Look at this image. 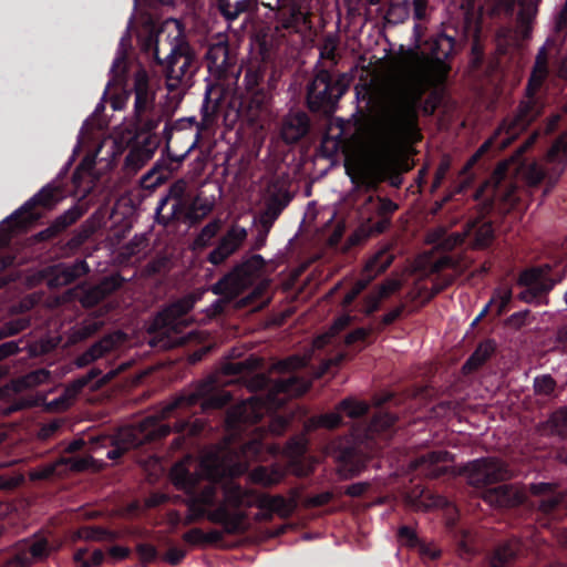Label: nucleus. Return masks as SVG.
Segmentation results:
<instances>
[{
	"label": "nucleus",
	"instance_id": "1",
	"mask_svg": "<svg viewBox=\"0 0 567 567\" xmlns=\"http://www.w3.org/2000/svg\"><path fill=\"white\" fill-rule=\"evenodd\" d=\"M439 32L431 39V60L408 70L388 90L381 115L383 131L388 140L331 138L326 135L320 142H422L420 112L432 115L440 104L437 87L443 83L451 68L446 63L455 52L456 31Z\"/></svg>",
	"mask_w": 567,
	"mask_h": 567
},
{
	"label": "nucleus",
	"instance_id": "2",
	"mask_svg": "<svg viewBox=\"0 0 567 567\" xmlns=\"http://www.w3.org/2000/svg\"><path fill=\"white\" fill-rule=\"evenodd\" d=\"M320 144L322 155L331 156L339 150L344 157V168L351 181L367 189H377L383 182L400 188L404 173L415 163L413 144Z\"/></svg>",
	"mask_w": 567,
	"mask_h": 567
},
{
	"label": "nucleus",
	"instance_id": "3",
	"mask_svg": "<svg viewBox=\"0 0 567 567\" xmlns=\"http://www.w3.org/2000/svg\"><path fill=\"white\" fill-rule=\"evenodd\" d=\"M130 92L134 95L133 115L120 127V136L112 142H152L164 112L155 103V83L143 66L134 72Z\"/></svg>",
	"mask_w": 567,
	"mask_h": 567
},
{
	"label": "nucleus",
	"instance_id": "4",
	"mask_svg": "<svg viewBox=\"0 0 567 567\" xmlns=\"http://www.w3.org/2000/svg\"><path fill=\"white\" fill-rule=\"evenodd\" d=\"M125 41V38H122L120 41L116 56L110 70V79L102 99L95 106L94 112L83 122L76 142H107V140L111 138L109 132L110 121L104 114L105 102L110 89L114 87V85H122L125 82V60L127 55Z\"/></svg>",
	"mask_w": 567,
	"mask_h": 567
},
{
	"label": "nucleus",
	"instance_id": "5",
	"mask_svg": "<svg viewBox=\"0 0 567 567\" xmlns=\"http://www.w3.org/2000/svg\"><path fill=\"white\" fill-rule=\"evenodd\" d=\"M349 89L344 73L333 75L324 68L316 66L315 75L307 85V105L310 111L330 115Z\"/></svg>",
	"mask_w": 567,
	"mask_h": 567
},
{
	"label": "nucleus",
	"instance_id": "6",
	"mask_svg": "<svg viewBox=\"0 0 567 567\" xmlns=\"http://www.w3.org/2000/svg\"><path fill=\"white\" fill-rule=\"evenodd\" d=\"M266 70L264 66H250L245 74L247 96L240 102L239 114L252 130L264 128L271 93L262 86Z\"/></svg>",
	"mask_w": 567,
	"mask_h": 567
},
{
	"label": "nucleus",
	"instance_id": "7",
	"mask_svg": "<svg viewBox=\"0 0 567 567\" xmlns=\"http://www.w3.org/2000/svg\"><path fill=\"white\" fill-rule=\"evenodd\" d=\"M165 47L168 49V52L163 59L161 56L163 49L156 37L151 34L143 43L144 52L152 56L155 63L163 69L168 92H174L179 89L183 79L189 74L193 58L178 45L167 42Z\"/></svg>",
	"mask_w": 567,
	"mask_h": 567
},
{
	"label": "nucleus",
	"instance_id": "8",
	"mask_svg": "<svg viewBox=\"0 0 567 567\" xmlns=\"http://www.w3.org/2000/svg\"><path fill=\"white\" fill-rule=\"evenodd\" d=\"M548 41L539 48L535 62L525 87V99L517 107L516 124L525 127L529 125L542 112L543 104L537 95L549 74Z\"/></svg>",
	"mask_w": 567,
	"mask_h": 567
},
{
	"label": "nucleus",
	"instance_id": "9",
	"mask_svg": "<svg viewBox=\"0 0 567 567\" xmlns=\"http://www.w3.org/2000/svg\"><path fill=\"white\" fill-rule=\"evenodd\" d=\"M369 213L362 223L349 237V246H355L369 237L388 231L392 225V217L399 209V205L389 197L369 196L362 205Z\"/></svg>",
	"mask_w": 567,
	"mask_h": 567
},
{
	"label": "nucleus",
	"instance_id": "10",
	"mask_svg": "<svg viewBox=\"0 0 567 567\" xmlns=\"http://www.w3.org/2000/svg\"><path fill=\"white\" fill-rule=\"evenodd\" d=\"M203 394V392H198L194 395H179L164 405L155 415L146 416L140 422L132 424L140 446L162 441L168 436L172 429L163 422L168 420L175 410L188 409L195 405L197 399Z\"/></svg>",
	"mask_w": 567,
	"mask_h": 567
},
{
	"label": "nucleus",
	"instance_id": "11",
	"mask_svg": "<svg viewBox=\"0 0 567 567\" xmlns=\"http://www.w3.org/2000/svg\"><path fill=\"white\" fill-rule=\"evenodd\" d=\"M224 501L219 506L207 514L208 520L220 524L227 534H240L247 530V515L243 512L229 513L228 507L238 508L244 504L249 491H244L238 484L229 482L223 486Z\"/></svg>",
	"mask_w": 567,
	"mask_h": 567
},
{
	"label": "nucleus",
	"instance_id": "12",
	"mask_svg": "<svg viewBox=\"0 0 567 567\" xmlns=\"http://www.w3.org/2000/svg\"><path fill=\"white\" fill-rule=\"evenodd\" d=\"M221 89L218 86L207 85L200 109L202 122L198 123L195 117H185L176 121L173 126L166 123L163 131L164 142H169L172 140V132L174 130L183 131L186 128L195 130L193 142H202L200 131L210 127L215 123L216 115L221 107Z\"/></svg>",
	"mask_w": 567,
	"mask_h": 567
},
{
	"label": "nucleus",
	"instance_id": "13",
	"mask_svg": "<svg viewBox=\"0 0 567 567\" xmlns=\"http://www.w3.org/2000/svg\"><path fill=\"white\" fill-rule=\"evenodd\" d=\"M196 297L187 295L172 302L155 316L152 322V330L162 331V336L172 338L173 334H181L183 330L194 322L185 316L194 308Z\"/></svg>",
	"mask_w": 567,
	"mask_h": 567
},
{
	"label": "nucleus",
	"instance_id": "14",
	"mask_svg": "<svg viewBox=\"0 0 567 567\" xmlns=\"http://www.w3.org/2000/svg\"><path fill=\"white\" fill-rule=\"evenodd\" d=\"M460 473L465 474L468 484L475 487L506 482L515 476L508 465L496 457L476 460L466 465Z\"/></svg>",
	"mask_w": 567,
	"mask_h": 567
},
{
	"label": "nucleus",
	"instance_id": "15",
	"mask_svg": "<svg viewBox=\"0 0 567 567\" xmlns=\"http://www.w3.org/2000/svg\"><path fill=\"white\" fill-rule=\"evenodd\" d=\"M64 189L59 185H47L20 210L16 212L8 220L12 229H23L31 225L38 216L31 209L34 206H42L52 209L62 198Z\"/></svg>",
	"mask_w": 567,
	"mask_h": 567
},
{
	"label": "nucleus",
	"instance_id": "16",
	"mask_svg": "<svg viewBox=\"0 0 567 567\" xmlns=\"http://www.w3.org/2000/svg\"><path fill=\"white\" fill-rule=\"evenodd\" d=\"M200 470L205 477L212 482H219L225 477H237L247 471V465L240 462L231 463L226 451L205 454L200 460Z\"/></svg>",
	"mask_w": 567,
	"mask_h": 567
},
{
	"label": "nucleus",
	"instance_id": "17",
	"mask_svg": "<svg viewBox=\"0 0 567 567\" xmlns=\"http://www.w3.org/2000/svg\"><path fill=\"white\" fill-rule=\"evenodd\" d=\"M529 145L530 144H522L516 150L514 155H512L511 157H508V158H506L504 161H501L496 165V167L493 171V173L489 176V178L486 179L481 185V187L476 190V193L474 194V198L475 199H478L481 196H483V194L485 192H487V190L491 192V195L488 196V198L482 205V212L483 213H488L492 209L493 202L496 198V192H497L498 187L501 186L502 182L507 176L509 169L511 168L514 169V167L517 164V158H519L528 150Z\"/></svg>",
	"mask_w": 567,
	"mask_h": 567
},
{
	"label": "nucleus",
	"instance_id": "18",
	"mask_svg": "<svg viewBox=\"0 0 567 567\" xmlns=\"http://www.w3.org/2000/svg\"><path fill=\"white\" fill-rule=\"evenodd\" d=\"M481 498L496 509H512L523 505L527 494L522 484H502L482 492Z\"/></svg>",
	"mask_w": 567,
	"mask_h": 567
},
{
	"label": "nucleus",
	"instance_id": "19",
	"mask_svg": "<svg viewBox=\"0 0 567 567\" xmlns=\"http://www.w3.org/2000/svg\"><path fill=\"white\" fill-rule=\"evenodd\" d=\"M264 416V404L256 399L243 401L227 411L226 427L240 431L258 423Z\"/></svg>",
	"mask_w": 567,
	"mask_h": 567
},
{
	"label": "nucleus",
	"instance_id": "20",
	"mask_svg": "<svg viewBox=\"0 0 567 567\" xmlns=\"http://www.w3.org/2000/svg\"><path fill=\"white\" fill-rule=\"evenodd\" d=\"M90 267L85 260H76L71 265L56 264L44 268L41 277L45 279L50 288H59L71 285L79 278L86 276Z\"/></svg>",
	"mask_w": 567,
	"mask_h": 567
},
{
	"label": "nucleus",
	"instance_id": "21",
	"mask_svg": "<svg viewBox=\"0 0 567 567\" xmlns=\"http://www.w3.org/2000/svg\"><path fill=\"white\" fill-rule=\"evenodd\" d=\"M310 130L311 120L303 111H290L277 125L280 142H303Z\"/></svg>",
	"mask_w": 567,
	"mask_h": 567
},
{
	"label": "nucleus",
	"instance_id": "22",
	"mask_svg": "<svg viewBox=\"0 0 567 567\" xmlns=\"http://www.w3.org/2000/svg\"><path fill=\"white\" fill-rule=\"evenodd\" d=\"M126 341L127 334L120 330L105 334L102 339L94 342L86 351H84L75 359V365L79 368L86 367L92 362L117 350Z\"/></svg>",
	"mask_w": 567,
	"mask_h": 567
},
{
	"label": "nucleus",
	"instance_id": "23",
	"mask_svg": "<svg viewBox=\"0 0 567 567\" xmlns=\"http://www.w3.org/2000/svg\"><path fill=\"white\" fill-rule=\"evenodd\" d=\"M247 235L245 228L238 225H231L220 237L216 248L208 254L207 260L216 266L223 264L243 246Z\"/></svg>",
	"mask_w": 567,
	"mask_h": 567
},
{
	"label": "nucleus",
	"instance_id": "24",
	"mask_svg": "<svg viewBox=\"0 0 567 567\" xmlns=\"http://www.w3.org/2000/svg\"><path fill=\"white\" fill-rule=\"evenodd\" d=\"M506 13L513 14L515 7L519 10L516 16V32L523 40L530 38L533 23L537 14V3L534 0H498Z\"/></svg>",
	"mask_w": 567,
	"mask_h": 567
},
{
	"label": "nucleus",
	"instance_id": "25",
	"mask_svg": "<svg viewBox=\"0 0 567 567\" xmlns=\"http://www.w3.org/2000/svg\"><path fill=\"white\" fill-rule=\"evenodd\" d=\"M102 371L97 368L91 369L85 375L70 382L60 398L45 404V411L51 413L64 412L71 408L76 396L81 393L93 379L97 378Z\"/></svg>",
	"mask_w": 567,
	"mask_h": 567
},
{
	"label": "nucleus",
	"instance_id": "26",
	"mask_svg": "<svg viewBox=\"0 0 567 567\" xmlns=\"http://www.w3.org/2000/svg\"><path fill=\"white\" fill-rule=\"evenodd\" d=\"M103 442L112 445V449L105 453V457L112 461L122 457L131 450L140 447L132 424L117 427L112 434H109V437H104Z\"/></svg>",
	"mask_w": 567,
	"mask_h": 567
},
{
	"label": "nucleus",
	"instance_id": "27",
	"mask_svg": "<svg viewBox=\"0 0 567 567\" xmlns=\"http://www.w3.org/2000/svg\"><path fill=\"white\" fill-rule=\"evenodd\" d=\"M334 460L338 463L337 474L341 480H350L365 468L367 457L354 447H344L336 451Z\"/></svg>",
	"mask_w": 567,
	"mask_h": 567
},
{
	"label": "nucleus",
	"instance_id": "28",
	"mask_svg": "<svg viewBox=\"0 0 567 567\" xmlns=\"http://www.w3.org/2000/svg\"><path fill=\"white\" fill-rule=\"evenodd\" d=\"M551 267L544 265L533 267L520 272L517 284L525 288H532L537 295L542 296L550 291L555 286V280L550 278L549 274Z\"/></svg>",
	"mask_w": 567,
	"mask_h": 567
},
{
	"label": "nucleus",
	"instance_id": "29",
	"mask_svg": "<svg viewBox=\"0 0 567 567\" xmlns=\"http://www.w3.org/2000/svg\"><path fill=\"white\" fill-rule=\"evenodd\" d=\"M215 390V381L213 379H208L205 381H202L197 384L194 392H192L189 395H194L198 392H203L204 394L200 395L197 399V402H200L202 410L208 411V410H217L224 408L226 404H228L231 401V394L228 391L220 390V391H214Z\"/></svg>",
	"mask_w": 567,
	"mask_h": 567
},
{
	"label": "nucleus",
	"instance_id": "30",
	"mask_svg": "<svg viewBox=\"0 0 567 567\" xmlns=\"http://www.w3.org/2000/svg\"><path fill=\"white\" fill-rule=\"evenodd\" d=\"M393 255H391L388 248L379 250L367 264L363 269L364 278L358 280L352 290L359 296L367 286L380 274L384 272L393 261Z\"/></svg>",
	"mask_w": 567,
	"mask_h": 567
},
{
	"label": "nucleus",
	"instance_id": "31",
	"mask_svg": "<svg viewBox=\"0 0 567 567\" xmlns=\"http://www.w3.org/2000/svg\"><path fill=\"white\" fill-rule=\"evenodd\" d=\"M453 455H451L447 451H437V452H430L426 455H423L419 458H416L412 466L414 468L424 467V474L431 478H437L445 474H453L457 475L461 474L460 471L456 472L453 467L449 466H439L433 467V465L437 463H446L452 462Z\"/></svg>",
	"mask_w": 567,
	"mask_h": 567
},
{
	"label": "nucleus",
	"instance_id": "32",
	"mask_svg": "<svg viewBox=\"0 0 567 567\" xmlns=\"http://www.w3.org/2000/svg\"><path fill=\"white\" fill-rule=\"evenodd\" d=\"M290 195L287 190L279 189L269 195L265 202V209L259 216V223L264 230L268 233L274 221L289 204Z\"/></svg>",
	"mask_w": 567,
	"mask_h": 567
},
{
	"label": "nucleus",
	"instance_id": "33",
	"mask_svg": "<svg viewBox=\"0 0 567 567\" xmlns=\"http://www.w3.org/2000/svg\"><path fill=\"white\" fill-rule=\"evenodd\" d=\"M82 215L83 210L80 206L71 207L69 210L56 217L48 228L34 235V239L37 241H45L55 238L68 227L75 224Z\"/></svg>",
	"mask_w": 567,
	"mask_h": 567
},
{
	"label": "nucleus",
	"instance_id": "34",
	"mask_svg": "<svg viewBox=\"0 0 567 567\" xmlns=\"http://www.w3.org/2000/svg\"><path fill=\"white\" fill-rule=\"evenodd\" d=\"M514 173L520 174L523 182L530 188L538 187L543 181L547 178L550 186L557 182V177H553L547 171L537 162L522 163L517 158V164L514 167Z\"/></svg>",
	"mask_w": 567,
	"mask_h": 567
},
{
	"label": "nucleus",
	"instance_id": "35",
	"mask_svg": "<svg viewBox=\"0 0 567 567\" xmlns=\"http://www.w3.org/2000/svg\"><path fill=\"white\" fill-rule=\"evenodd\" d=\"M205 61L210 72L226 73L231 66L228 44L221 41L210 44L205 53Z\"/></svg>",
	"mask_w": 567,
	"mask_h": 567
},
{
	"label": "nucleus",
	"instance_id": "36",
	"mask_svg": "<svg viewBox=\"0 0 567 567\" xmlns=\"http://www.w3.org/2000/svg\"><path fill=\"white\" fill-rule=\"evenodd\" d=\"M247 287H249L247 281H244V279L234 268L233 271L219 279L212 287V290L216 295L224 296L227 300H233L239 296Z\"/></svg>",
	"mask_w": 567,
	"mask_h": 567
},
{
	"label": "nucleus",
	"instance_id": "37",
	"mask_svg": "<svg viewBox=\"0 0 567 567\" xmlns=\"http://www.w3.org/2000/svg\"><path fill=\"white\" fill-rule=\"evenodd\" d=\"M51 372L45 369H37L24 375L12 379L13 393H20L27 390L35 389L40 385L49 383Z\"/></svg>",
	"mask_w": 567,
	"mask_h": 567
},
{
	"label": "nucleus",
	"instance_id": "38",
	"mask_svg": "<svg viewBox=\"0 0 567 567\" xmlns=\"http://www.w3.org/2000/svg\"><path fill=\"white\" fill-rule=\"evenodd\" d=\"M215 205V195L205 196L204 192H199L189 205V208L186 213V219L192 224H197L213 212Z\"/></svg>",
	"mask_w": 567,
	"mask_h": 567
},
{
	"label": "nucleus",
	"instance_id": "39",
	"mask_svg": "<svg viewBox=\"0 0 567 567\" xmlns=\"http://www.w3.org/2000/svg\"><path fill=\"white\" fill-rule=\"evenodd\" d=\"M285 476L286 472L278 465L257 466L249 473V480L264 487L279 484Z\"/></svg>",
	"mask_w": 567,
	"mask_h": 567
},
{
	"label": "nucleus",
	"instance_id": "40",
	"mask_svg": "<svg viewBox=\"0 0 567 567\" xmlns=\"http://www.w3.org/2000/svg\"><path fill=\"white\" fill-rule=\"evenodd\" d=\"M257 0H217V9L227 22H234L240 14L256 7Z\"/></svg>",
	"mask_w": 567,
	"mask_h": 567
},
{
	"label": "nucleus",
	"instance_id": "41",
	"mask_svg": "<svg viewBox=\"0 0 567 567\" xmlns=\"http://www.w3.org/2000/svg\"><path fill=\"white\" fill-rule=\"evenodd\" d=\"M310 386L311 382L296 377L286 380H277L271 385L269 398L278 393H286L290 396H300L305 394Z\"/></svg>",
	"mask_w": 567,
	"mask_h": 567
},
{
	"label": "nucleus",
	"instance_id": "42",
	"mask_svg": "<svg viewBox=\"0 0 567 567\" xmlns=\"http://www.w3.org/2000/svg\"><path fill=\"white\" fill-rule=\"evenodd\" d=\"M518 553L519 544L517 542L499 545L489 559V567H509L516 560Z\"/></svg>",
	"mask_w": 567,
	"mask_h": 567
},
{
	"label": "nucleus",
	"instance_id": "43",
	"mask_svg": "<svg viewBox=\"0 0 567 567\" xmlns=\"http://www.w3.org/2000/svg\"><path fill=\"white\" fill-rule=\"evenodd\" d=\"M495 346L492 341L487 340L477 346L472 355L462 367L464 374H470L478 370L494 353Z\"/></svg>",
	"mask_w": 567,
	"mask_h": 567
},
{
	"label": "nucleus",
	"instance_id": "44",
	"mask_svg": "<svg viewBox=\"0 0 567 567\" xmlns=\"http://www.w3.org/2000/svg\"><path fill=\"white\" fill-rule=\"evenodd\" d=\"M265 265L266 262L261 256L254 255L240 265L236 266L235 270L240 275L244 281H247V285L250 286L254 280L261 275Z\"/></svg>",
	"mask_w": 567,
	"mask_h": 567
},
{
	"label": "nucleus",
	"instance_id": "45",
	"mask_svg": "<svg viewBox=\"0 0 567 567\" xmlns=\"http://www.w3.org/2000/svg\"><path fill=\"white\" fill-rule=\"evenodd\" d=\"M150 144H135L125 157V167L137 172L145 165L154 154L155 148L147 147Z\"/></svg>",
	"mask_w": 567,
	"mask_h": 567
},
{
	"label": "nucleus",
	"instance_id": "46",
	"mask_svg": "<svg viewBox=\"0 0 567 567\" xmlns=\"http://www.w3.org/2000/svg\"><path fill=\"white\" fill-rule=\"evenodd\" d=\"M549 434L567 439V405L553 412L544 423Z\"/></svg>",
	"mask_w": 567,
	"mask_h": 567
},
{
	"label": "nucleus",
	"instance_id": "47",
	"mask_svg": "<svg viewBox=\"0 0 567 567\" xmlns=\"http://www.w3.org/2000/svg\"><path fill=\"white\" fill-rule=\"evenodd\" d=\"M410 16L409 0H391L385 11L384 19L388 23L399 24L408 20Z\"/></svg>",
	"mask_w": 567,
	"mask_h": 567
},
{
	"label": "nucleus",
	"instance_id": "48",
	"mask_svg": "<svg viewBox=\"0 0 567 567\" xmlns=\"http://www.w3.org/2000/svg\"><path fill=\"white\" fill-rule=\"evenodd\" d=\"M262 365V360L260 358L250 355L249 358L238 361V362H228L221 367V372L225 375H236L243 374L246 372L254 371Z\"/></svg>",
	"mask_w": 567,
	"mask_h": 567
},
{
	"label": "nucleus",
	"instance_id": "49",
	"mask_svg": "<svg viewBox=\"0 0 567 567\" xmlns=\"http://www.w3.org/2000/svg\"><path fill=\"white\" fill-rule=\"evenodd\" d=\"M341 422L342 419L339 412H331L310 417L306 422L305 427L307 431L321 427L327 430H334L340 426Z\"/></svg>",
	"mask_w": 567,
	"mask_h": 567
},
{
	"label": "nucleus",
	"instance_id": "50",
	"mask_svg": "<svg viewBox=\"0 0 567 567\" xmlns=\"http://www.w3.org/2000/svg\"><path fill=\"white\" fill-rule=\"evenodd\" d=\"M103 321L93 318L85 319L78 328L72 331L70 339L72 342L84 341L97 333L103 328Z\"/></svg>",
	"mask_w": 567,
	"mask_h": 567
},
{
	"label": "nucleus",
	"instance_id": "51",
	"mask_svg": "<svg viewBox=\"0 0 567 567\" xmlns=\"http://www.w3.org/2000/svg\"><path fill=\"white\" fill-rule=\"evenodd\" d=\"M58 464L60 465L59 475L63 476L68 472L80 473L86 471L92 464L93 458L91 456L87 457H60L58 460Z\"/></svg>",
	"mask_w": 567,
	"mask_h": 567
},
{
	"label": "nucleus",
	"instance_id": "52",
	"mask_svg": "<svg viewBox=\"0 0 567 567\" xmlns=\"http://www.w3.org/2000/svg\"><path fill=\"white\" fill-rule=\"evenodd\" d=\"M188 188V183L184 178H179L175 181L166 195V197L163 199L162 205H164L166 202L173 199L175 200V204L173 206V215L175 216L177 213H181L183 209V197Z\"/></svg>",
	"mask_w": 567,
	"mask_h": 567
},
{
	"label": "nucleus",
	"instance_id": "53",
	"mask_svg": "<svg viewBox=\"0 0 567 567\" xmlns=\"http://www.w3.org/2000/svg\"><path fill=\"white\" fill-rule=\"evenodd\" d=\"M120 534L100 526H86L81 529V537L91 542H113Z\"/></svg>",
	"mask_w": 567,
	"mask_h": 567
},
{
	"label": "nucleus",
	"instance_id": "54",
	"mask_svg": "<svg viewBox=\"0 0 567 567\" xmlns=\"http://www.w3.org/2000/svg\"><path fill=\"white\" fill-rule=\"evenodd\" d=\"M221 229V220L219 218H215L205 225L200 233L194 240L195 248H205L209 245L210 240L218 234Z\"/></svg>",
	"mask_w": 567,
	"mask_h": 567
},
{
	"label": "nucleus",
	"instance_id": "55",
	"mask_svg": "<svg viewBox=\"0 0 567 567\" xmlns=\"http://www.w3.org/2000/svg\"><path fill=\"white\" fill-rule=\"evenodd\" d=\"M171 269V260L166 256H158L145 265L141 271L144 278H152L157 275H165Z\"/></svg>",
	"mask_w": 567,
	"mask_h": 567
},
{
	"label": "nucleus",
	"instance_id": "56",
	"mask_svg": "<svg viewBox=\"0 0 567 567\" xmlns=\"http://www.w3.org/2000/svg\"><path fill=\"white\" fill-rule=\"evenodd\" d=\"M308 443L305 434L293 436L287 442L284 454L291 460L299 458L307 452Z\"/></svg>",
	"mask_w": 567,
	"mask_h": 567
},
{
	"label": "nucleus",
	"instance_id": "57",
	"mask_svg": "<svg viewBox=\"0 0 567 567\" xmlns=\"http://www.w3.org/2000/svg\"><path fill=\"white\" fill-rule=\"evenodd\" d=\"M337 410L343 411L347 413L349 417L355 419L368 413L369 404L363 401H357L354 399L349 398L342 400L338 404Z\"/></svg>",
	"mask_w": 567,
	"mask_h": 567
},
{
	"label": "nucleus",
	"instance_id": "58",
	"mask_svg": "<svg viewBox=\"0 0 567 567\" xmlns=\"http://www.w3.org/2000/svg\"><path fill=\"white\" fill-rule=\"evenodd\" d=\"M494 240V229L491 223H483L475 231L472 247L474 249H485Z\"/></svg>",
	"mask_w": 567,
	"mask_h": 567
},
{
	"label": "nucleus",
	"instance_id": "59",
	"mask_svg": "<svg viewBox=\"0 0 567 567\" xmlns=\"http://www.w3.org/2000/svg\"><path fill=\"white\" fill-rule=\"evenodd\" d=\"M60 471V465L56 460L52 463L43 464L30 470L28 477L30 481H45L51 478L54 474L59 475Z\"/></svg>",
	"mask_w": 567,
	"mask_h": 567
},
{
	"label": "nucleus",
	"instance_id": "60",
	"mask_svg": "<svg viewBox=\"0 0 567 567\" xmlns=\"http://www.w3.org/2000/svg\"><path fill=\"white\" fill-rule=\"evenodd\" d=\"M259 507L267 508L272 512H277L281 515H285L289 512L288 503L286 498L281 495L269 496L265 495L259 498Z\"/></svg>",
	"mask_w": 567,
	"mask_h": 567
},
{
	"label": "nucleus",
	"instance_id": "61",
	"mask_svg": "<svg viewBox=\"0 0 567 567\" xmlns=\"http://www.w3.org/2000/svg\"><path fill=\"white\" fill-rule=\"evenodd\" d=\"M172 481L176 486H181L184 489H189L195 486V480L188 474L187 470L183 464H176L171 472Z\"/></svg>",
	"mask_w": 567,
	"mask_h": 567
},
{
	"label": "nucleus",
	"instance_id": "62",
	"mask_svg": "<svg viewBox=\"0 0 567 567\" xmlns=\"http://www.w3.org/2000/svg\"><path fill=\"white\" fill-rule=\"evenodd\" d=\"M29 554L31 565L35 561L45 560L51 554L49 542L45 538L34 540L29 547Z\"/></svg>",
	"mask_w": 567,
	"mask_h": 567
},
{
	"label": "nucleus",
	"instance_id": "63",
	"mask_svg": "<svg viewBox=\"0 0 567 567\" xmlns=\"http://www.w3.org/2000/svg\"><path fill=\"white\" fill-rule=\"evenodd\" d=\"M125 281L126 280L121 276V274L116 272L104 277L96 286L106 298L107 296L122 288Z\"/></svg>",
	"mask_w": 567,
	"mask_h": 567
},
{
	"label": "nucleus",
	"instance_id": "64",
	"mask_svg": "<svg viewBox=\"0 0 567 567\" xmlns=\"http://www.w3.org/2000/svg\"><path fill=\"white\" fill-rule=\"evenodd\" d=\"M533 386L536 395L549 396L555 392L557 382L551 375L544 374L534 380Z\"/></svg>",
	"mask_w": 567,
	"mask_h": 567
}]
</instances>
